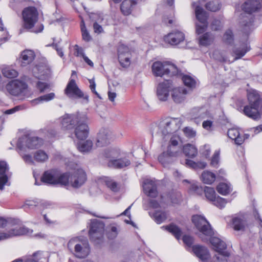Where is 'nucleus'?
I'll list each match as a JSON object with an SVG mask.
<instances>
[{
  "instance_id": "nucleus-1",
  "label": "nucleus",
  "mask_w": 262,
  "mask_h": 262,
  "mask_svg": "<svg viewBox=\"0 0 262 262\" xmlns=\"http://www.w3.org/2000/svg\"><path fill=\"white\" fill-rule=\"evenodd\" d=\"M88 117L84 114H66L59 119L61 128L69 133L74 132L78 140H84L89 135Z\"/></svg>"
},
{
  "instance_id": "nucleus-2",
  "label": "nucleus",
  "mask_w": 262,
  "mask_h": 262,
  "mask_svg": "<svg viewBox=\"0 0 262 262\" xmlns=\"http://www.w3.org/2000/svg\"><path fill=\"white\" fill-rule=\"evenodd\" d=\"M182 124L181 119L179 118H166L161 121L158 124H152L150 127L152 135L165 137L175 135Z\"/></svg>"
},
{
  "instance_id": "nucleus-3",
  "label": "nucleus",
  "mask_w": 262,
  "mask_h": 262,
  "mask_svg": "<svg viewBox=\"0 0 262 262\" xmlns=\"http://www.w3.org/2000/svg\"><path fill=\"white\" fill-rule=\"evenodd\" d=\"M244 99H237L236 107L238 110H242L248 117L258 120L262 115V99H247L248 104L243 106Z\"/></svg>"
},
{
  "instance_id": "nucleus-4",
  "label": "nucleus",
  "mask_w": 262,
  "mask_h": 262,
  "mask_svg": "<svg viewBox=\"0 0 262 262\" xmlns=\"http://www.w3.org/2000/svg\"><path fill=\"white\" fill-rule=\"evenodd\" d=\"M69 251L76 257L84 258L90 253V247L86 239L76 237L71 238L68 243Z\"/></svg>"
},
{
  "instance_id": "nucleus-5",
  "label": "nucleus",
  "mask_w": 262,
  "mask_h": 262,
  "mask_svg": "<svg viewBox=\"0 0 262 262\" xmlns=\"http://www.w3.org/2000/svg\"><path fill=\"white\" fill-rule=\"evenodd\" d=\"M11 144L13 146L16 145L17 149L24 150L26 148L30 149L39 148L43 144V140L37 137L25 134L17 140L12 141Z\"/></svg>"
},
{
  "instance_id": "nucleus-6",
  "label": "nucleus",
  "mask_w": 262,
  "mask_h": 262,
  "mask_svg": "<svg viewBox=\"0 0 262 262\" xmlns=\"http://www.w3.org/2000/svg\"><path fill=\"white\" fill-rule=\"evenodd\" d=\"M262 8V0H248L242 6L243 10L248 13L242 14L241 24L242 26L250 27L253 22V18L250 15Z\"/></svg>"
},
{
  "instance_id": "nucleus-7",
  "label": "nucleus",
  "mask_w": 262,
  "mask_h": 262,
  "mask_svg": "<svg viewBox=\"0 0 262 262\" xmlns=\"http://www.w3.org/2000/svg\"><path fill=\"white\" fill-rule=\"evenodd\" d=\"M41 182L48 184H59L66 186L69 184V174L68 173H61L55 169L48 170L43 173Z\"/></svg>"
},
{
  "instance_id": "nucleus-8",
  "label": "nucleus",
  "mask_w": 262,
  "mask_h": 262,
  "mask_svg": "<svg viewBox=\"0 0 262 262\" xmlns=\"http://www.w3.org/2000/svg\"><path fill=\"white\" fill-rule=\"evenodd\" d=\"M192 222L200 232L199 236L202 241L207 240L208 237H210L213 234L210 224L204 216L201 215H194L192 216Z\"/></svg>"
},
{
  "instance_id": "nucleus-9",
  "label": "nucleus",
  "mask_w": 262,
  "mask_h": 262,
  "mask_svg": "<svg viewBox=\"0 0 262 262\" xmlns=\"http://www.w3.org/2000/svg\"><path fill=\"white\" fill-rule=\"evenodd\" d=\"M250 50V47L247 43H243L239 47L235 46L233 47L231 53V55L233 57L232 60L228 58L225 57L222 53L218 51H215L213 54V58L221 62H232L235 60L239 59L243 57L246 53Z\"/></svg>"
},
{
  "instance_id": "nucleus-10",
  "label": "nucleus",
  "mask_w": 262,
  "mask_h": 262,
  "mask_svg": "<svg viewBox=\"0 0 262 262\" xmlns=\"http://www.w3.org/2000/svg\"><path fill=\"white\" fill-rule=\"evenodd\" d=\"M152 71L156 76L162 77L166 75L172 77L178 74L177 67L168 62H155L152 66Z\"/></svg>"
},
{
  "instance_id": "nucleus-11",
  "label": "nucleus",
  "mask_w": 262,
  "mask_h": 262,
  "mask_svg": "<svg viewBox=\"0 0 262 262\" xmlns=\"http://www.w3.org/2000/svg\"><path fill=\"white\" fill-rule=\"evenodd\" d=\"M210 242L213 249L217 252V254L216 255V262H228L230 253L227 250L225 242L216 237H211Z\"/></svg>"
},
{
  "instance_id": "nucleus-12",
  "label": "nucleus",
  "mask_w": 262,
  "mask_h": 262,
  "mask_svg": "<svg viewBox=\"0 0 262 262\" xmlns=\"http://www.w3.org/2000/svg\"><path fill=\"white\" fill-rule=\"evenodd\" d=\"M105 225L104 223L97 219L92 220L89 230L90 239L96 244H100L103 239Z\"/></svg>"
},
{
  "instance_id": "nucleus-13",
  "label": "nucleus",
  "mask_w": 262,
  "mask_h": 262,
  "mask_svg": "<svg viewBox=\"0 0 262 262\" xmlns=\"http://www.w3.org/2000/svg\"><path fill=\"white\" fill-rule=\"evenodd\" d=\"M192 6L195 7V13L196 18L199 23H196V33L200 34L204 33L207 27V13L204 9L195 3H192Z\"/></svg>"
},
{
  "instance_id": "nucleus-14",
  "label": "nucleus",
  "mask_w": 262,
  "mask_h": 262,
  "mask_svg": "<svg viewBox=\"0 0 262 262\" xmlns=\"http://www.w3.org/2000/svg\"><path fill=\"white\" fill-rule=\"evenodd\" d=\"M184 182L190 183L189 190L192 192L197 194H201L204 191L206 198L209 201L213 202L216 198L215 191L212 187L206 186L203 189V188L199 185L198 182L195 181L189 182L188 180H185Z\"/></svg>"
},
{
  "instance_id": "nucleus-15",
  "label": "nucleus",
  "mask_w": 262,
  "mask_h": 262,
  "mask_svg": "<svg viewBox=\"0 0 262 262\" xmlns=\"http://www.w3.org/2000/svg\"><path fill=\"white\" fill-rule=\"evenodd\" d=\"M165 150L174 158L179 157L182 151L180 137L177 134L172 135Z\"/></svg>"
},
{
  "instance_id": "nucleus-16",
  "label": "nucleus",
  "mask_w": 262,
  "mask_h": 262,
  "mask_svg": "<svg viewBox=\"0 0 262 262\" xmlns=\"http://www.w3.org/2000/svg\"><path fill=\"white\" fill-rule=\"evenodd\" d=\"M24 27L27 29L33 28L37 21L38 13L34 7L26 8L22 13Z\"/></svg>"
},
{
  "instance_id": "nucleus-17",
  "label": "nucleus",
  "mask_w": 262,
  "mask_h": 262,
  "mask_svg": "<svg viewBox=\"0 0 262 262\" xmlns=\"http://www.w3.org/2000/svg\"><path fill=\"white\" fill-rule=\"evenodd\" d=\"M7 91L12 95L17 96L19 95H25L28 91L27 84L18 80H12L6 85Z\"/></svg>"
},
{
  "instance_id": "nucleus-18",
  "label": "nucleus",
  "mask_w": 262,
  "mask_h": 262,
  "mask_svg": "<svg viewBox=\"0 0 262 262\" xmlns=\"http://www.w3.org/2000/svg\"><path fill=\"white\" fill-rule=\"evenodd\" d=\"M115 138L113 132L108 128H101L97 136L96 145L103 147L110 143Z\"/></svg>"
},
{
  "instance_id": "nucleus-19",
  "label": "nucleus",
  "mask_w": 262,
  "mask_h": 262,
  "mask_svg": "<svg viewBox=\"0 0 262 262\" xmlns=\"http://www.w3.org/2000/svg\"><path fill=\"white\" fill-rule=\"evenodd\" d=\"M231 226L236 231L245 230L248 227L247 215L243 213L233 215L231 219Z\"/></svg>"
},
{
  "instance_id": "nucleus-20",
  "label": "nucleus",
  "mask_w": 262,
  "mask_h": 262,
  "mask_svg": "<svg viewBox=\"0 0 262 262\" xmlns=\"http://www.w3.org/2000/svg\"><path fill=\"white\" fill-rule=\"evenodd\" d=\"M86 179L85 171L79 168L74 171L70 178L69 175V183H70L71 186L74 188H79L85 182Z\"/></svg>"
},
{
  "instance_id": "nucleus-21",
  "label": "nucleus",
  "mask_w": 262,
  "mask_h": 262,
  "mask_svg": "<svg viewBox=\"0 0 262 262\" xmlns=\"http://www.w3.org/2000/svg\"><path fill=\"white\" fill-rule=\"evenodd\" d=\"M118 60L123 67H127L130 64L131 53L126 46L121 44L118 48Z\"/></svg>"
},
{
  "instance_id": "nucleus-22",
  "label": "nucleus",
  "mask_w": 262,
  "mask_h": 262,
  "mask_svg": "<svg viewBox=\"0 0 262 262\" xmlns=\"http://www.w3.org/2000/svg\"><path fill=\"white\" fill-rule=\"evenodd\" d=\"M64 93L68 97H76L79 98H88V96L84 95L83 93L78 88L75 80L71 79L68 82Z\"/></svg>"
},
{
  "instance_id": "nucleus-23",
  "label": "nucleus",
  "mask_w": 262,
  "mask_h": 262,
  "mask_svg": "<svg viewBox=\"0 0 262 262\" xmlns=\"http://www.w3.org/2000/svg\"><path fill=\"white\" fill-rule=\"evenodd\" d=\"M143 188L144 193L151 198L157 196V181L155 180L146 179L143 183Z\"/></svg>"
},
{
  "instance_id": "nucleus-24",
  "label": "nucleus",
  "mask_w": 262,
  "mask_h": 262,
  "mask_svg": "<svg viewBox=\"0 0 262 262\" xmlns=\"http://www.w3.org/2000/svg\"><path fill=\"white\" fill-rule=\"evenodd\" d=\"M18 221H16V223L14 224L10 223V224L8 225L11 228L10 230L8 231L9 234L12 233H18V234H15L13 235V236H20L23 235H31L33 230L30 229L28 228L25 227L24 226L19 225L18 224Z\"/></svg>"
},
{
  "instance_id": "nucleus-25",
  "label": "nucleus",
  "mask_w": 262,
  "mask_h": 262,
  "mask_svg": "<svg viewBox=\"0 0 262 262\" xmlns=\"http://www.w3.org/2000/svg\"><path fill=\"white\" fill-rule=\"evenodd\" d=\"M192 251L200 259L201 262H210V255L206 247L200 245H194L192 247Z\"/></svg>"
},
{
  "instance_id": "nucleus-26",
  "label": "nucleus",
  "mask_w": 262,
  "mask_h": 262,
  "mask_svg": "<svg viewBox=\"0 0 262 262\" xmlns=\"http://www.w3.org/2000/svg\"><path fill=\"white\" fill-rule=\"evenodd\" d=\"M184 38V35L182 32L176 31L172 32L165 36L164 40L171 45H177L183 41Z\"/></svg>"
},
{
  "instance_id": "nucleus-27",
  "label": "nucleus",
  "mask_w": 262,
  "mask_h": 262,
  "mask_svg": "<svg viewBox=\"0 0 262 262\" xmlns=\"http://www.w3.org/2000/svg\"><path fill=\"white\" fill-rule=\"evenodd\" d=\"M120 157L119 158L111 159L108 163V166L115 168H123L130 165V161L125 154Z\"/></svg>"
},
{
  "instance_id": "nucleus-28",
  "label": "nucleus",
  "mask_w": 262,
  "mask_h": 262,
  "mask_svg": "<svg viewBox=\"0 0 262 262\" xmlns=\"http://www.w3.org/2000/svg\"><path fill=\"white\" fill-rule=\"evenodd\" d=\"M166 99H141L140 104L145 110L151 111L160 105L161 102Z\"/></svg>"
},
{
  "instance_id": "nucleus-29",
  "label": "nucleus",
  "mask_w": 262,
  "mask_h": 262,
  "mask_svg": "<svg viewBox=\"0 0 262 262\" xmlns=\"http://www.w3.org/2000/svg\"><path fill=\"white\" fill-rule=\"evenodd\" d=\"M8 170V166L6 162L0 161V190H3L6 185H9L6 174Z\"/></svg>"
},
{
  "instance_id": "nucleus-30",
  "label": "nucleus",
  "mask_w": 262,
  "mask_h": 262,
  "mask_svg": "<svg viewBox=\"0 0 262 262\" xmlns=\"http://www.w3.org/2000/svg\"><path fill=\"white\" fill-rule=\"evenodd\" d=\"M35 57V55L33 51L30 50L24 51L21 52V56L19 58L21 66L25 67L30 64L33 61Z\"/></svg>"
},
{
  "instance_id": "nucleus-31",
  "label": "nucleus",
  "mask_w": 262,
  "mask_h": 262,
  "mask_svg": "<svg viewBox=\"0 0 262 262\" xmlns=\"http://www.w3.org/2000/svg\"><path fill=\"white\" fill-rule=\"evenodd\" d=\"M191 117L192 119L197 121L198 119L202 120L210 117V115L204 107L200 108H195L192 110L191 113Z\"/></svg>"
},
{
  "instance_id": "nucleus-32",
  "label": "nucleus",
  "mask_w": 262,
  "mask_h": 262,
  "mask_svg": "<svg viewBox=\"0 0 262 262\" xmlns=\"http://www.w3.org/2000/svg\"><path fill=\"white\" fill-rule=\"evenodd\" d=\"M99 182L105 184L108 188L114 192L119 189L118 184L110 177H102L99 179Z\"/></svg>"
},
{
  "instance_id": "nucleus-33",
  "label": "nucleus",
  "mask_w": 262,
  "mask_h": 262,
  "mask_svg": "<svg viewBox=\"0 0 262 262\" xmlns=\"http://www.w3.org/2000/svg\"><path fill=\"white\" fill-rule=\"evenodd\" d=\"M228 136L231 139L234 140L237 145H241L244 141L243 136L240 135L239 130L237 128H230L228 131Z\"/></svg>"
},
{
  "instance_id": "nucleus-34",
  "label": "nucleus",
  "mask_w": 262,
  "mask_h": 262,
  "mask_svg": "<svg viewBox=\"0 0 262 262\" xmlns=\"http://www.w3.org/2000/svg\"><path fill=\"white\" fill-rule=\"evenodd\" d=\"M42 254V253L40 252H35L32 255L17 258L12 262H39V260L41 258V256Z\"/></svg>"
},
{
  "instance_id": "nucleus-35",
  "label": "nucleus",
  "mask_w": 262,
  "mask_h": 262,
  "mask_svg": "<svg viewBox=\"0 0 262 262\" xmlns=\"http://www.w3.org/2000/svg\"><path fill=\"white\" fill-rule=\"evenodd\" d=\"M176 76L181 77V79L184 85L190 89H194L196 86V82L195 79L188 75H184L178 71V74Z\"/></svg>"
},
{
  "instance_id": "nucleus-36",
  "label": "nucleus",
  "mask_w": 262,
  "mask_h": 262,
  "mask_svg": "<svg viewBox=\"0 0 262 262\" xmlns=\"http://www.w3.org/2000/svg\"><path fill=\"white\" fill-rule=\"evenodd\" d=\"M169 83H160L157 90V94L159 98H167L169 96Z\"/></svg>"
},
{
  "instance_id": "nucleus-37",
  "label": "nucleus",
  "mask_w": 262,
  "mask_h": 262,
  "mask_svg": "<svg viewBox=\"0 0 262 262\" xmlns=\"http://www.w3.org/2000/svg\"><path fill=\"white\" fill-rule=\"evenodd\" d=\"M136 4V0H123L121 5V10L125 15L130 14L132 6Z\"/></svg>"
},
{
  "instance_id": "nucleus-38",
  "label": "nucleus",
  "mask_w": 262,
  "mask_h": 262,
  "mask_svg": "<svg viewBox=\"0 0 262 262\" xmlns=\"http://www.w3.org/2000/svg\"><path fill=\"white\" fill-rule=\"evenodd\" d=\"M174 159L168 152L164 150L158 157L159 162L164 166L166 167L169 164L172 163Z\"/></svg>"
},
{
  "instance_id": "nucleus-39",
  "label": "nucleus",
  "mask_w": 262,
  "mask_h": 262,
  "mask_svg": "<svg viewBox=\"0 0 262 262\" xmlns=\"http://www.w3.org/2000/svg\"><path fill=\"white\" fill-rule=\"evenodd\" d=\"M182 150L185 155L189 158H194L198 155L197 148L194 145L190 144L183 146Z\"/></svg>"
},
{
  "instance_id": "nucleus-40",
  "label": "nucleus",
  "mask_w": 262,
  "mask_h": 262,
  "mask_svg": "<svg viewBox=\"0 0 262 262\" xmlns=\"http://www.w3.org/2000/svg\"><path fill=\"white\" fill-rule=\"evenodd\" d=\"M93 145L92 141L88 139L83 142H79L77 144V148L80 152L86 153L92 149Z\"/></svg>"
},
{
  "instance_id": "nucleus-41",
  "label": "nucleus",
  "mask_w": 262,
  "mask_h": 262,
  "mask_svg": "<svg viewBox=\"0 0 262 262\" xmlns=\"http://www.w3.org/2000/svg\"><path fill=\"white\" fill-rule=\"evenodd\" d=\"M216 178L215 174L208 170L203 172L201 174V179L202 182L207 184H211L214 182Z\"/></svg>"
},
{
  "instance_id": "nucleus-42",
  "label": "nucleus",
  "mask_w": 262,
  "mask_h": 262,
  "mask_svg": "<svg viewBox=\"0 0 262 262\" xmlns=\"http://www.w3.org/2000/svg\"><path fill=\"white\" fill-rule=\"evenodd\" d=\"M119 227L116 223L110 224L106 228L107 236L110 239L116 238L119 233Z\"/></svg>"
},
{
  "instance_id": "nucleus-43",
  "label": "nucleus",
  "mask_w": 262,
  "mask_h": 262,
  "mask_svg": "<svg viewBox=\"0 0 262 262\" xmlns=\"http://www.w3.org/2000/svg\"><path fill=\"white\" fill-rule=\"evenodd\" d=\"M224 43L229 46H232L234 42V36L232 30L229 29L224 32L223 38Z\"/></svg>"
},
{
  "instance_id": "nucleus-44",
  "label": "nucleus",
  "mask_w": 262,
  "mask_h": 262,
  "mask_svg": "<svg viewBox=\"0 0 262 262\" xmlns=\"http://www.w3.org/2000/svg\"><path fill=\"white\" fill-rule=\"evenodd\" d=\"M214 37L210 33H206L199 38V43L203 46L210 45L213 41Z\"/></svg>"
},
{
  "instance_id": "nucleus-45",
  "label": "nucleus",
  "mask_w": 262,
  "mask_h": 262,
  "mask_svg": "<svg viewBox=\"0 0 262 262\" xmlns=\"http://www.w3.org/2000/svg\"><path fill=\"white\" fill-rule=\"evenodd\" d=\"M168 232L172 234L177 239H179L181 236L182 232L180 229L174 224H170L169 226H163Z\"/></svg>"
},
{
  "instance_id": "nucleus-46",
  "label": "nucleus",
  "mask_w": 262,
  "mask_h": 262,
  "mask_svg": "<svg viewBox=\"0 0 262 262\" xmlns=\"http://www.w3.org/2000/svg\"><path fill=\"white\" fill-rule=\"evenodd\" d=\"M217 192L223 195L229 194L232 190L231 185L227 183H220L216 188Z\"/></svg>"
},
{
  "instance_id": "nucleus-47",
  "label": "nucleus",
  "mask_w": 262,
  "mask_h": 262,
  "mask_svg": "<svg viewBox=\"0 0 262 262\" xmlns=\"http://www.w3.org/2000/svg\"><path fill=\"white\" fill-rule=\"evenodd\" d=\"M186 165L194 169H203L206 167L207 164L204 162H194L191 160L186 159L185 161Z\"/></svg>"
},
{
  "instance_id": "nucleus-48",
  "label": "nucleus",
  "mask_w": 262,
  "mask_h": 262,
  "mask_svg": "<svg viewBox=\"0 0 262 262\" xmlns=\"http://www.w3.org/2000/svg\"><path fill=\"white\" fill-rule=\"evenodd\" d=\"M124 152L117 147H114L108 149L105 152V156L107 158H111L112 159H117L120 156L124 155Z\"/></svg>"
},
{
  "instance_id": "nucleus-49",
  "label": "nucleus",
  "mask_w": 262,
  "mask_h": 262,
  "mask_svg": "<svg viewBox=\"0 0 262 262\" xmlns=\"http://www.w3.org/2000/svg\"><path fill=\"white\" fill-rule=\"evenodd\" d=\"M188 93V91L184 87H178L172 90L171 95L172 98H180Z\"/></svg>"
},
{
  "instance_id": "nucleus-50",
  "label": "nucleus",
  "mask_w": 262,
  "mask_h": 262,
  "mask_svg": "<svg viewBox=\"0 0 262 262\" xmlns=\"http://www.w3.org/2000/svg\"><path fill=\"white\" fill-rule=\"evenodd\" d=\"M3 75L8 78H13L16 77L18 75V72L15 70L12 69L10 67L4 68L2 70Z\"/></svg>"
},
{
  "instance_id": "nucleus-51",
  "label": "nucleus",
  "mask_w": 262,
  "mask_h": 262,
  "mask_svg": "<svg viewBox=\"0 0 262 262\" xmlns=\"http://www.w3.org/2000/svg\"><path fill=\"white\" fill-rule=\"evenodd\" d=\"M34 158L37 162L42 163L46 161L48 159L49 156L45 151L38 150L34 153Z\"/></svg>"
},
{
  "instance_id": "nucleus-52",
  "label": "nucleus",
  "mask_w": 262,
  "mask_h": 262,
  "mask_svg": "<svg viewBox=\"0 0 262 262\" xmlns=\"http://www.w3.org/2000/svg\"><path fill=\"white\" fill-rule=\"evenodd\" d=\"M155 221L157 224L163 223L167 219V213L163 211H156L152 215Z\"/></svg>"
},
{
  "instance_id": "nucleus-53",
  "label": "nucleus",
  "mask_w": 262,
  "mask_h": 262,
  "mask_svg": "<svg viewBox=\"0 0 262 262\" xmlns=\"http://www.w3.org/2000/svg\"><path fill=\"white\" fill-rule=\"evenodd\" d=\"M206 8L211 11L215 12L221 8V4L217 1H211L205 5Z\"/></svg>"
},
{
  "instance_id": "nucleus-54",
  "label": "nucleus",
  "mask_w": 262,
  "mask_h": 262,
  "mask_svg": "<svg viewBox=\"0 0 262 262\" xmlns=\"http://www.w3.org/2000/svg\"><path fill=\"white\" fill-rule=\"evenodd\" d=\"M220 150H216L214 151L212 157L211 159L210 165L211 166L217 168L219 165L220 162Z\"/></svg>"
},
{
  "instance_id": "nucleus-55",
  "label": "nucleus",
  "mask_w": 262,
  "mask_h": 262,
  "mask_svg": "<svg viewBox=\"0 0 262 262\" xmlns=\"http://www.w3.org/2000/svg\"><path fill=\"white\" fill-rule=\"evenodd\" d=\"M82 25H81V30L82 39L84 41L88 42L91 40V36L87 31L83 21H82Z\"/></svg>"
},
{
  "instance_id": "nucleus-56",
  "label": "nucleus",
  "mask_w": 262,
  "mask_h": 262,
  "mask_svg": "<svg viewBox=\"0 0 262 262\" xmlns=\"http://www.w3.org/2000/svg\"><path fill=\"white\" fill-rule=\"evenodd\" d=\"M212 202L213 204L217 207L223 208L226 206L227 201L225 199L218 196Z\"/></svg>"
},
{
  "instance_id": "nucleus-57",
  "label": "nucleus",
  "mask_w": 262,
  "mask_h": 262,
  "mask_svg": "<svg viewBox=\"0 0 262 262\" xmlns=\"http://www.w3.org/2000/svg\"><path fill=\"white\" fill-rule=\"evenodd\" d=\"M184 134L188 138H193L196 136V132L190 127H186L183 129Z\"/></svg>"
},
{
  "instance_id": "nucleus-58",
  "label": "nucleus",
  "mask_w": 262,
  "mask_h": 262,
  "mask_svg": "<svg viewBox=\"0 0 262 262\" xmlns=\"http://www.w3.org/2000/svg\"><path fill=\"white\" fill-rule=\"evenodd\" d=\"M262 94L254 89H249L247 91V98H260Z\"/></svg>"
},
{
  "instance_id": "nucleus-59",
  "label": "nucleus",
  "mask_w": 262,
  "mask_h": 262,
  "mask_svg": "<svg viewBox=\"0 0 262 262\" xmlns=\"http://www.w3.org/2000/svg\"><path fill=\"white\" fill-rule=\"evenodd\" d=\"M28 107L29 106L24 104L17 105L12 108L5 111L4 113L6 115L12 114L15 113L16 112L18 111L19 110H24Z\"/></svg>"
},
{
  "instance_id": "nucleus-60",
  "label": "nucleus",
  "mask_w": 262,
  "mask_h": 262,
  "mask_svg": "<svg viewBox=\"0 0 262 262\" xmlns=\"http://www.w3.org/2000/svg\"><path fill=\"white\" fill-rule=\"evenodd\" d=\"M24 150H20L18 149V152L19 155L21 156L22 158L24 160V161L28 164H33L34 161H33L32 157L30 155L27 154L25 155L23 154Z\"/></svg>"
},
{
  "instance_id": "nucleus-61",
  "label": "nucleus",
  "mask_w": 262,
  "mask_h": 262,
  "mask_svg": "<svg viewBox=\"0 0 262 262\" xmlns=\"http://www.w3.org/2000/svg\"><path fill=\"white\" fill-rule=\"evenodd\" d=\"M38 205V202L34 200H27L23 207L24 208L25 210L27 211V209L30 208H33L34 207Z\"/></svg>"
},
{
  "instance_id": "nucleus-62",
  "label": "nucleus",
  "mask_w": 262,
  "mask_h": 262,
  "mask_svg": "<svg viewBox=\"0 0 262 262\" xmlns=\"http://www.w3.org/2000/svg\"><path fill=\"white\" fill-rule=\"evenodd\" d=\"M211 29L214 31L220 30L222 28V23L220 20L214 19L211 23Z\"/></svg>"
},
{
  "instance_id": "nucleus-63",
  "label": "nucleus",
  "mask_w": 262,
  "mask_h": 262,
  "mask_svg": "<svg viewBox=\"0 0 262 262\" xmlns=\"http://www.w3.org/2000/svg\"><path fill=\"white\" fill-rule=\"evenodd\" d=\"M36 87L40 93L44 92V91L49 88V85L47 83L41 81H37L36 84Z\"/></svg>"
},
{
  "instance_id": "nucleus-64",
  "label": "nucleus",
  "mask_w": 262,
  "mask_h": 262,
  "mask_svg": "<svg viewBox=\"0 0 262 262\" xmlns=\"http://www.w3.org/2000/svg\"><path fill=\"white\" fill-rule=\"evenodd\" d=\"M201 152L206 158L210 156L211 148L209 145H205L204 147L201 149Z\"/></svg>"
}]
</instances>
